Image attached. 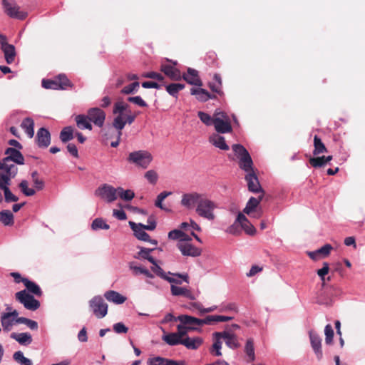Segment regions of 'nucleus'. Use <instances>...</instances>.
Returning a JSON list of instances; mask_svg holds the SVG:
<instances>
[{"label": "nucleus", "instance_id": "1", "mask_svg": "<svg viewBox=\"0 0 365 365\" xmlns=\"http://www.w3.org/2000/svg\"><path fill=\"white\" fill-rule=\"evenodd\" d=\"M113 113L116 116L113 121V127L118 130L117 133L118 140L121 138L122 130L126 123L132 124L137 117V114H133L129 109V105L123 101H118L113 106Z\"/></svg>", "mask_w": 365, "mask_h": 365}, {"label": "nucleus", "instance_id": "2", "mask_svg": "<svg viewBox=\"0 0 365 365\" xmlns=\"http://www.w3.org/2000/svg\"><path fill=\"white\" fill-rule=\"evenodd\" d=\"M5 154L7 155L1 161H0V169L5 172L10 177H15L18 168L14 163L19 165L24 164V158L21 153L14 148H8Z\"/></svg>", "mask_w": 365, "mask_h": 365}, {"label": "nucleus", "instance_id": "3", "mask_svg": "<svg viewBox=\"0 0 365 365\" xmlns=\"http://www.w3.org/2000/svg\"><path fill=\"white\" fill-rule=\"evenodd\" d=\"M217 207V204L204 194L196 206L195 212L200 217L212 221L215 218L214 210Z\"/></svg>", "mask_w": 365, "mask_h": 365}, {"label": "nucleus", "instance_id": "4", "mask_svg": "<svg viewBox=\"0 0 365 365\" xmlns=\"http://www.w3.org/2000/svg\"><path fill=\"white\" fill-rule=\"evenodd\" d=\"M232 150L237 157L239 158V167L247 173L255 171L253 169L252 159L246 150V148L240 144H234Z\"/></svg>", "mask_w": 365, "mask_h": 365}, {"label": "nucleus", "instance_id": "5", "mask_svg": "<svg viewBox=\"0 0 365 365\" xmlns=\"http://www.w3.org/2000/svg\"><path fill=\"white\" fill-rule=\"evenodd\" d=\"M42 86L46 89L66 90L73 88V84L65 74H59L53 79H43Z\"/></svg>", "mask_w": 365, "mask_h": 365}, {"label": "nucleus", "instance_id": "6", "mask_svg": "<svg viewBox=\"0 0 365 365\" xmlns=\"http://www.w3.org/2000/svg\"><path fill=\"white\" fill-rule=\"evenodd\" d=\"M153 160L152 155L146 150H138L129 154L128 160L143 169L147 168Z\"/></svg>", "mask_w": 365, "mask_h": 365}, {"label": "nucleus", "instance_id": "7", "mask_svg": "<svg viewBox=\"0 0 365 365\" xmlns=\"http://www.w3.org/2000/svg\"><path fill=\"white\" fill-rule=\"evenodd\" d=\"M15 297L28 310L36 311L40 307L39 301L36 299L33 295L29 294L26 290L16 292Z\"/></svg>", "mask_w": 365, "mask_h": 365}, {"label": "nucleus", "instance_id": "8", "mask_svg": "<svg viewBox=\"0 0 365 365\" xmlns=\"http://www.w3.org/2000/svg\"><path fill=\"white\" fill-rule=\"evenodd\" d=\"M4 12L11 18L19 20L25 19L27 12L20 11L19 6L14 0H1Z\"/></svg>", "mask_w": 365, "mask_h": 365}, {"label": "nucleus", "instance_id": "9", "mask_svg": "<svg viewBox=\"0 0 365 365\" xmlns=\"http://www.w3.org/2000/svg\"><path fill=\"white\" fill-rule=\"evenodd\" d=\"M89 307L93 314L98 319L103 318L108 313V304L100 295L93 297L89 301Z\"/></svg>", "mask_w": 365, "mask_h": 365}, {"label": "nucleus", "instance_id": "10", "mask_svg": "<svg viewBox=\"0 0 365 365\" xmlns=\"http://www.w3.org/2000/svg\"><path fill=\"white\" fill-rule=\"evenodd\" d=\"M1 49L4 54L5 61L8 64H11L15 61L16 55L15 46L7 42L6 36L0 34Z\"/></svg>", "mask_w": 365, "mask_h": 365}, {"label": "nucleus", "instance_id": "11", "mask_svg": "<svg viewBox=\"0 0 365 365\" xmlns=\"http://www.w3.org/2000/svg\"><path fill=\"white\" fill-rule=\"evenodd\" d=\"M95 195L106 200L108 202H112L117 199V188L108 184H103L96 190Z\"/></svg>", "mask_w": 365, "mask_h": 365}, {"label": "nucleus", "instance_id": "12", "mask_svg": "<svg viewBox=\"0 0 365 365\" xmlns=\"http://www.w3.org/2000/svg\"><path fill=\"white\" fill-rule=\"evenodd\" d=\"M245 179L247 182V188L250 192L256 194H264V191L262 188L258 178L255 171L247 173L245 175Z\"/></svg>", "mask_w": 365, "mask_h": 365}, {"label": "nucleus", "instance_id": "13", "mask_svg": "<svg viewBox=\"0 0 365 365\" xmlns=\"http://www.w3.org/2000/svg\"><path fill=\"white\" fill-rule=\"evenodd\" d=\"M106 113L99 108H92L88 110L87 118L98 127H103L106 120Z\"/></svg>", "mask_w": 365, "mask_h": 365}, {"label": "nucleus", "instance_id": "14", "mask_svg": "<svg viewBox=\"0 0 365 365\" xmlns=\"http://www.w3.org/2000/svg\"><path fill=\"white\" fill-rule=\"evenodd\" d=\"M177 247L183 256L196 257L202 254V250L191 242H178Z\"/></svg>", "mask_w": 365, "mask_h": 365}, {"label": "nucleus", "instance_id": "15", "mask_svg": "<svg viewBox=\"0 0 365 365\" xmlns=\"http://www.w3.org/2000/svg\"><path fill=\"white\" fill-rule=\"evenodd\" d=\"M13 178L14 177H10L9 175H3L0 178V188L4 191V198L6 202H17L19 200V197L14 195L9 187L11 179Z\"/></svg>", "mask_w": 365, "mask_h": 365}, {"label": "nucleus", "instance_id": "16", "mask_svg": "<svg viewBox=\"0 0 365 365\" xmlns=\"http://www.w3.org/2000/svg\"><path fill=\"white\" fill-rule=\"evenodd\" d=\"M129 225L134 232L135 236L140 240L144 242H148L153 245H157L158 241L155 240H151L150 235L145 232L143 224H135L133 222H129Z\"/></svg>", "mask_w": 365, "mask_h": 365}, {"label": "nucleus", "instance_id": "17", "mask_svg": "<svg viewBox=\"0 0 365 365\" xmlns=\"http://www.w3.org/2000/svg\"><path fill=\"white\" fill-rule=\"evenodd\" d=\"M204 194L192 192L182 195L181 205L188 209L197 206Z\"/></svg>", "mask_w": 365, "mask_h": 365}, {"label": "nucleus", "instance_id": "18", "mask_svg": "<svg viewBox=\"0 0 365 365\" xmlns=\"http://www.w3.org/2000/svg\"><path fill=\"white\" fill-rule=\"evenodd\" d=\"M173 63L176 65L177 62L175 61ZM160 70L172 81H180L182 78L180 70L173 65L162 63Z\"/></svg>", "mask_w": 365, "mask_h": 365}, {"label": "nucleus", "instance_id": "19", "mask_svg": "<svg viewBox=\"0 0 365 365\" xmlns=\"http://www.w3.org/2000/svg\"><path fill=\"white\" fill-rule=\"evenodd\" d=\"M309 339L311 346L314 350V354L318 360H321L323 356L322 349V339L319 335L314 331H309Z\"/></svg>", "mask_w": 365, "mask_h": 365}, {"label": "nucleus", "instance_id": "20", "mask_svg": "<svg viewBox=\"0 0 365 365\" xmlns=\"http://www.w3.org/2000/svg\"><path fill=\"white\" fill-rule=\"evenodd\" d=\"M36 141L39 148H46L51 143V134L45 128L38 129L36 136Z\"/></svg>", "mask_w": 365, "mask_h": 365}, {"label": "nucleus", "instance_id": "21", "mask_svg": "<svg viewBox=\"0 0 365 365\" xmlns=\"http://www.w3.org/2000/svg\"><path fill=\"white\" fill-rule=\"evenodd\" d=\"M182 78L189 84L201 86L202 82L199 77L198 72L195 69L188 68L187 73L181 76Z\"/></svg>", "mask_w": 365, "mask_h": 365}, {"label": "nucleus", "instance_id": "22", "mask_svg": "<svg viewBox=\"0 0 365 365\" xmlns=\"http://www.w3.org/2000/svg\"><path fill=\"white\" fill-rule=\"evenodd\" d=\"M224 335L225 333L223 331L222 332H215L213 334L214 337V343L210 349V352L212 355L215 356H222L221 349H222V339H224Z\"/></svg>", "mask_w": 365, "mask_h": 365}, {"label": "nucleus", "instance_id": "23", "mask_svg": "<svg viewBox=\"0 0 365 365\" xmlns=\"http://www.w3.org/2000/svg\"><path fill=\"white\" fill-rule=\"evenodd\" d=\"M153 266L151 267V270L157 276L160 278L168 281L170 283H175L177 284H181L182 282L180 279H175L173 277H170L166 274V273L163 271V269L157 264L156 260H154V263H151Z\"/></svg>", "mask_w": 365, "mask_h": 365}, {"label": "nucleus", "instance_id": "24", "mask_svg": "<svg viewBox=\"0 0 365 365\" xmlns=\"http://www.w3.org/2000/svg\"><path fill=\"white\" fill-rule=\"evenodd\" d=\"M190 93L196 96V98L201 102H206L209 99H215L216 96L210 93L207 90L203 88H192L190 89Z\"/></svg>", "mask_w": 365, "mask_h": 365}, {"label": "nucleus", "instance_id": "25", "mask_svg": "<svg viewBox=\"0 0 365 365\" xmlns=\"http://www.w3.org/2000/svg\"><path fill=\"white\" fill-rule=\"evenodd\" d=\"M264 194H259L257 197H251L245 207L243 210V212L247 215H251L255 211L260 202L262 200Z\"/></svg>", "mask_w": 365, "mask_h": 365}, {"label": "nucleus", "instance_id": "26", "mask_svg": "<svg viewBox=\"0 0 365 365\" xmlns=\"http://www.w3.org/2000/svg\"><path fill=\"white\" fill-rule=\"evenodd\" d=\"M213 125L215 130L219 133H227L232 130L230 120H221L218 118H214Z\"/></svg>", "mask_w": 365, "mask_h": 365}, {"label": "nucleus", "instance_id": "27", "mask_svg": "<svg viewBox=\"0 0 365 365\" xmlns=\"http://www.w3.org/2000/svg\"><path fill=\"white\" fill-rule=\"evenodd\" d=\"M237 220L240 223L241 229L244 230L245 232L250 235H253L256 232L255 227L250 223L247 218L242 213L237 215Z\"/></svg>", "mask_w": 365, "mask_h": 365}, {"label": "nucleus", "instance_id": "28", "mask_svg": "<svg viewBox=\"0 0 365 365\" xmlns=\"http://www.w3.org/2000/svg\"><path fill=\"white\" fill-rule=\"evenodd\" d=\"M104 297L108 302H113L115 304H123L127 299L125 297L114 290H109L106 292L104 294Z\"/></svg>", "mask_w": 365, "mask_h": 365}, {"label": "nucleus", "instance_id": "29", "mask_svg": "<svg viewBox=\"0 0 365 365\" xmlns=\"http://www.w3.org/2000/svg\"><path fill=\"white\" fill-rule=\"evenodd\" d=\"M104 130H105L104 135L107 140L108 139H115V140H113L110 143L111 147H113V148L118 147L120 143V138H119L118 140V137H117L118 136L117 133L118 132V130L115 129L113 127V125L112 124L111 125L107 126L104 129Z\"/></svg>", "mask_w": 365, "mask_h": 365}, {"label": "nucleus", "instance_id": "30", "mask_svg": "<svg viewBox=\"0 0 365 365\" xmlns=\"http://www.w3.org/2000/svg\"><path fill=\"white\" fill-rule=\"evenodd\" d=\"M170 290L171 294L173 296H183L191 300L195 299V297L192 292L187 289L186 287H180L175 286L174 284H171Z\"/></svg>", "mask_w": 365, "mask_h": 365}, {"label": "nucleus", "instance_id": "31", "mask_svg": "<svg viewBox=\"0 0 365 365\" xmlns=\"http://www.w3.org/2000/svg\"><path fill=\"white\" fill-rule=\"evenodd\" d=\"M178 319L180 323L186 325L187 327H195L196 326H202L201 319L195 318L194 317L182 314L178 316Z\"/></svg>", "mask_w": 365, "mask_h": 365}, {"label": "nucleus", "instance_id": "32", "mask_svg": "<svg viewBox=\"0 0 365 365\" xmlns=\"http://www.w3.org/2000/svg\"><path fill=\"white\" fill-rule=\"evenodd\" d=\"M163 340L170 346H176L182 344L183 338H181L178 332L169 333L163 335Z\"/></svg>", "mask_w": 365, "mask_h": 365}, {"label": "nucleus", "instance_id": "33", "mask_svg": "<svg viewBox=\"0 0 365 365\" xmlns=\"http://www.w3.org/2000/svg\"><path fill=\"white\" fill-rule=\"evenodd\" d=\"M202 339L200 337L190 338L186 336L183 338L182 345H184L188 349H197L202 344Z\"/></svg>", "mask_w": 365, "mask_h": 365}, {"label": "nucleus", "instance_id": "34", "mask_svg": "<svg viewBox=\"0 0 365 365\" xmlns=\"http://www.w3.org/2000/svg\"><path fill=\"white\" fill-rule=\"evenodd\" d=\"M209 140L214 146L221 150H229V146L227 145L225 138L221 135H219L218 134H214L212 136H210Z\"/></svg>", "mask_w": 365, "mask_h": 365}, {"label": "nucleus", "instance_id": "35", "mask_svg": "<svg viewBox=\"0 0 365 365\" xmlns=\"http://www.w3.org/2000/svg\"><path fill=\"white\" fill-rule=\"evenodd\" d=\"M21 281L24 283V286L29 292L36 295L37 297H41L42 295V291L37 284L30 281L27 278H23Z\"/></svg>", "mask_w": 365, "mask_h": 365}, {"label": "nucleus", "instance_id": "36", "mask_svg": "<svg viewBox=\"0 0 365 365\" xmlns=\"http://www.w3.org/2000/svg\"><path fill=\"white\" fill-rule=\"evenodd\" d=\"M11 338L17 341L20 344L29 345L32 341L31 335L29 333H11Z\"/></svg>", "mask_w": 365, "mask_h": 365}, {"label": "nucleus", "instance_id": "37", "mask_svg": "<svg viewBox=\"0 0 365 365\" xmlns=\"http://www.w3.org/2000/svg\"><path fill=\"white\" fill-rule=\"evenodd\" d=\"M21 127L25 130L28 136L31 138L34 135V121L31 118H24L21 124Z\"/></svg>", "mask_w": 365, "mask_h": 365}, {"label": "nucleus", "instance_id": "38", "mask_svg": "<svg viewBox=\"0 0 365 365\" xmlns=\"http://www.w3.org/2000/svg\"><path fill=\"white\" fill-rule=\"evenodd\" d=\"M313 144V155L314 156H317L320 154L327 152V147L325 146L324 143L322 141L321 138L319 136L314 135Z\"/></svg>", "mask_w": 365, "mask_h": 365}, {"label": "nucleus", "instance_id": "39", "mask_svg": "<svg viewBox=\"0 0 365 365\" xmlns=\"http://www.w3.org/2000/svg\"><path fill=\"white\" fill-rule=\"evenodd\" d=\"M224 339L225 340L226 345L230 349H235L240 347V344L235 334H230L228 331H224Z\"/></svg>", "mask_w": 365, "mask_h": 365}, {"label": "nucleus", "instance_id": "40", "mask_svg": "<svg viewBox=\"0 0 365 365\" xmlns=\"http://www.w3.org/2000/svg\"><path fill=\"white\" fill-rule=\"evenodd\" d=\"M14 215L10 210H5L0 212V222L5 226H11L14 223Z\"/></svg>", "mask_w": 365, "mask_h": 365}, {"label": "nucleus", "instance_id": "41", "mask_svg": "<svg viewBox=\"0 0 365 365\" xmlns=\"http://www.w3.org/2000/svg\"><path fill=\"white\" fill-rule=\"evenodd\" d=\"M90 120L88 119L87 115H78L76 117V122L77 124V126L80 129H92V125L89 122Z\"/></svg>", "mask_w": 365, "mask_h": 365}, {"label": "nucleus", "instance_id": "42", "mask_svg": "<svg viewBox=\"0 0 365 365\" xmlns=\"http://www.w3.org/2000/svg\"><path fill=\"white\" fill-rule=\"evenodd\" d=\"M245 352L249 358V361H254L255 360L253 339L250 338L247 340L245 346Z\"/></svg>", "mask_w": 365, "mask_h": 365}, {"label": "nucleus", "instance_id": "43", "mask_svg": "<svg viewBox=\"0 0 365 365\" xmlns=\"http://www.w3.org/2000/svg\"><path fill=\"white\" fill-rule=\"evenodd\" d=\"M119 197L120 199L130 201L135 197V193L131 190H123L121 187L117 188V197Z\"/></svg>", "mask_w": 365, "mask_h": 365}, {"label": "nucleus", "instance_id": "44", "mask_svg": "<svg viewBox=\"0 0 365 365\" xmlns=\"http://www.w3.org/2000/svg\"><path fill=\"white\" fill-rule=\"evenodd\" d=\"M185 88L182 83H170L165 86L166 91L172 96L177 97L179 91Z\"/></svg>", "mask_w": 365, "mask_h": 365}, {"label": "nucleus", "instance_id": "45", "mask_svg": "<svg viewBox=\"0 0 365 365\" xmlns=\"http://www.w3.org/2000/svg\"><path fill=\"white\" fill-rule=\"evenodd\" d=\"M14 318H10L8 317V315H6L5 314H2L1 317V325L3 327V329L4 331H9L11 329V327L14 324H16L15 322Z\"/></svg>", "mask_w": 365, "mask_h": 365}, {"label": "nucleus", "instance_id": "46", "mask_svg": "<svg viewBox=\"0 0 365 365\" xmlns=\"http://www.w3.org/2000/svg\"><path fill=\"white\" fill-rule=\"evenodd\" d=\"M73 138V130L71 126L64 128L60 133V139L63 143H66Z\"/></svg>", "mask_w": 365, "mask_h": 365}, {"label": "nucleus", "instance_id": "47", "mask_svg": "<svg viewBox=\"0 0 365 365\" xmlns=\"http://www.w3.org/2000/svg\"><path fill=\"white\" fill-rule=\"evenodd\" d=\"M309 163L314 168H322L327 165L324 155L310 157Z\"/></svg>", "mask_w": 365, "mask_h": 365}, {"label": "nucleus", "instance_id": "48", "mask_svg": "<svg viewBox=\"0 0 365 365\" xmlns=\"http://www.w3.org/2000/svg\"><path fill=\"white\" fill-rule=\"evenodd\" d=\"M154 249L140 247V251L138 252V258H142L148 260L150 263H154L155 259L150 255Z\"/></svg>", "mask_w": 365, "mask_h": 365}, {"label": "nucleus", "instance_id": "49", "mask_svg": "<svg viewBox=\"0 0 365 365\" xmlns=\"http://www.w3.org/2000/svg\"><path fill=\"white\" fill-rule=\"evenodd\" d=\"M31 180L34 185L35 188L37 190H42L44 188V181L39 178V175L37 171L32 172Z\"/></svg>", "mask_w": 365, "mask_h": 365}, {"label": "nucleus", "instance_id": "50", "mask_svg": "<svg viewBox=\"0 0 365 365\" xmlns=\"http://www.w3.org/2000/svg\"><path fill=\"white\" fill-rule=\"evenodd\" d=\"M19 187L26 196H33L36 194L35 189L29 187V182L26 180H22L19 183Z\"/></svg>", "mask_w": 365, "mask_h": 365}, {"label": "nucleus", "instance_id": "51", "mask_svg": "<svg viewBox=\"0 0 365 365\" xmlns=\"http://www.w3.org/2000/svg\"><path fill=\"white\" fill-rule=\"evenodd\" d=\"M16 324H24L28 326L32 330H36L38 329V323L36 321L30 319L21 317L15 319Z\"/></svg>", "mask_w": 365, "mask_h": 365}, {"label": "nucleus", "instance_id": "52", "mask_svg": "<svg viewBox=\"0 0 365 365\" xmlns=\"http://www.w3.org/2000/svg\"><path fill=\"white\" fill-rule=\"evenodd\" d=\"M13 357L14 359L21 365H32L31 361L25 357L21 351H16Z\"/></svg>", "mask_w": 365, "mask_h": 365}, {"label": "nucleus", "instance_id": "53", "mask_svg": "<svg viewBox=\"0 0 365 365\" xmlns=\"http://www.w3.org/2000/svg\"><path fill=\"white\" fill-rule=\"evenodd\" d=\"M91 228L93 230L99 229L108 230L110 226L102 218H96L93 221Z\"/></svg>", "mask_w": 365, "mask_h": 365}, {"label": "nucleus", "instance_id": "54", "mask_svg": "<svg viewBox=\"0 0 365 365\" xmlns=\"http://www.w3.org/2000/svg\"><path fill=\"white\" fill-rule=\"evenodd\" d=\"M129 268L132 271V274L134 276L144 274V272L146 269L145 267L138 265L135 262H130L129 263Z\"/></svg>", "mask_w": 365, "mask_h": 365}, {"label": "nucleus", "instance_id": "55", "mask_svg": "<svg viewBox=\"0 0 365 365\" xmlns=\"http://www.w3.org/2000/svg\"><path fill=\"white\" fill-rule=\"evenodd\" d=\"M178 333L180 336L181 338H185L187 336V332L191 330H196L197 328L194 327H187L183 324H180L177 327Z\"/></svg>", "mask_w": 365, "mask_h": 365}, {"label": "nucleus", "instance_id": "56", "mask_svg": "<svg viewBox=\"0 0 365 365\" xmlns=\"http://www.w3.org/2000/svg\"><path fill=\"white\" fill-rule=\"evenodd\" d=\"M172 194L171 192H166V191H164V192H160L158 196H157V198H156V200L155 202V205L157 207H159L160 208L161 210H165V207H163V201L169 195H170Z\"/></svg>", "mask_w": 365, "mask_h": 365}, {"label": "nucleus", "instance_id": "57", "mask_svg": "<svg viewBox=\"0 0 365 365\" xmlns=\"http://www.w3.org/2000/svg\"><path fill=\"white\" fill-rule=\"evenodd\" d=\"M197 115L200 118V120L206 125H213L214 118L213 117L212 118L209 114L204 113L202 111H199Z\"/></svg>", "mask_w": 365, "mask_h": 365}, {"label": "nucleus", "instance_id": "58", "mask_svg": "<svg viewBox=\"0 0 365 365\" xmlns=\"http://www.w3.org/2000/svg\"><path fill=\"white\" fill-rule=\"evenodd\" d=\"M241 230L240 223L237 217L234 223L227 228V232L232 235H237L241 233Z\"/></svg>", "mask_w": 365, "mask_h": 365}, {"label": "nucleus", "instance_id": "59", "mask_svg": "<svg viewBox=\"0 0 365 365\" xmlns=\"http://www.w3.org/2000/svg\"><path fill=\"white\" fill-rule=\"evenodd\" d=\"M329 266L327 262H324L323 267L317 270V273L322 281V285L325 284V276L329 273Z\"/></svg>", "mask_w": 365, "mask_h": 365}, {"label": "nucleus", "instance_id": "60", "mask_svg": "<svg viewBox=\"0 0 365 365\" xmlns=\"http://www.w3.org/2000/svg\"><path fill=\"white\" fill-rule=\"evenodd\" d=\"M325 341L327 344H331L334 337V330L331 324H327L324 329Z\"/></svg>", "mask_w": 365, "mask_h": 365}, {"label": "nucleus", "instance_id": "61", "mask_svg": "<svg viewBox=\"0 0 365 365\" xmlns=\"http://www.w3.org/2000/svg\"><path fill=\"white\" fill-rule=\"evenodd\" d=\"M139 88V83L138 81L133 82L127 86H125L122 90L121 93L123 94H130L138 91Z\"/></svg>", "mask_w": 365, "mask_h": 365}, {"label": "nucleus", "instance_id": "62", "mask_svg": "<svg viewBox=\"0 0 365 365\" xmlns=\"http://www.w3.org/2000/svg\"><path fill=\"white\" fill-rule=\"evenodd\" d=\"M168 359L155 356L153 358H150L148 360V365H167Z\"/></svg>", "mask_w": 365, "mask_h": 365}, {"label": "nucleus", "instance_id": "63", "mask_svg": "<svg viewBox=\"0 0 365 365\" xmlns=\"http://www.w3.org/2000/svg\"><path fill=\"white\" fill-rule=\"evenodd\" d=\"M145 178L148 180L149 182H150L153 185H155L158 181V175L155 170H150L145 173Z\"/></svg>", "mask_w": 365, "mask_h": 365}, {"label": "nucleus", "instance_id": "64", "mask_svg": "<svg viewBox=\"0 0 365 365\" xmlns=\"http://www.w3.org/2000/svg\"><path fill=\"white\" fill-rule=\"evenodd\" d=\"M142 76L144 77V78L156 79V80H158L160 82H163V81L165 79L164 76H163L161 73H157V72H154V71L144 73L142 75Z\"/></svg>", "mask_w": 365, "mask_h": 365}]
</instances>
